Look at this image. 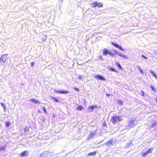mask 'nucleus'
<instances>
[{
	"mask_svg": "<svg viewBox=\"0 0 157 157\" xmlns=\"http://www.w3.org/2000/svg\"><path fill=\"white\" fill-rule=\"evenodd\" d=\"M112 44L114 46L118 48L121 50L123 51H124V50H123V49L121 48V47L120 46H119V45H118L117 44H115V43H112Z\"/></svg>",
	"mask_w": 157,
	"mask_h": 157,
	"instance_id": "f8f14e48",
	"label": "nucleus"
},
{
	"mask_svg": "<svg viewBox=\"0 0 157 157\" xmlns=\"http://www.w3.org/2000/svg\"><path fill=\"white\" fill-rule=\"evenodd\" d=\"M113 51L115 52V54H117V53L118 52L116 50L114 49L113 50Z\"/></svg>",
	"mask_w": 157,
	"mask_h": 157,
	"instance_id": "72a5a7b5",
	"label": "nucleus"
},
{
	"mask_svg": "<svg viewBox=\"0 0 157 157\" xmlns=\"http://www.w3.org/2000/svg\"><path fill=\"white\" fill-rule=\"evenodd\" d=\"M10 124V123L9 122H6V125L7 127H8L9 126Z\"/></svg>",
	"mask_w": 157,
	"mask_h": 157,
	"instance_id": "bb28decb",
	"label": "nucleus"
},
{
	"mask_svg": "<svg viewBox=\"0 0 157 157\" xmlns=\"http://www.w3.org/2000/svg\"><path fill=\"white\" fill-rule=\"evenodd\" d=\"M94 78L97 79L103 80H105V79L102 76L99 75H96L94 76Z\"/></svg>",
	"mask_w": 157,
	"mask_h": 157,
	"instance_id": "0eeeda50",
	"label": "nucleus"
},
{
	"mask_svg": "<svg viewBox=\"0 0 157 157\" xmlns=\"http://www.w3.org/2000/svg\"><path fill=\"white\" fill-rule=\"evenodd\" d=\"M96 152L94 151L93 152H91L88 154V156L90 155H94L96 154Z\"/></svg>",
	"mask_w": 157,
	"mask_h": 157,
	"instance_id": "6ab92c4d",
	"label": "nucleus"
},
{
	"mask_svg": "<svg viewBox=\"0 0 157 157\" xmlns=\"http://www.w3.org/2000/svg\"><path fill=\"white\" fill-rule=\"evenodd\" d=\"M83 107L79 105L77 108L76 109L78 110H81L82 109H83Z\"/></svg>",
	"mask_w": 157,
	"mask_h": 157,
	"instance_id": "a211bd4d",
	"label": "nucleus"
},
{
	"mask_svg": "<svg viewBox=\"0 0 157 157\" xmlns=\"http://www.w3.org/2000/svg\"><path fill=\"white\" fill-rule=\"evenodd\" d=\"M139 71L141 73H142V74L143 73V71L141 69H140Z\"/></svg>",
	"mask_w": 157,
	"mask_h": 157,
	"instance_id": "e433bc0d",
	"label": "nucleus"
},
{
	"mask_svg": "<svg viewBox=\"0 0 157 157\" xmlns=\"http://www.w3.org/2000/svg\"><path fill=\"white\" fill-rule=\"evenodd\" d=\"M117 103L119 105L122 104V102L121 100H118L117 101Z\"/></svg>",
	"mask_w": 157,
	"mask_h": 157,
	"instance_id": "5701e85b",
	"label": "nucleus"
},
{
	"mask_svg": "<svg viewBox=\"0 0 157 157\" xmlns=\"http://www.w3.org/2000/svg\"><path fill=\"white\" fill-rule=\"evenodd\" d=\"M6 59V56L5 55H3L0 58V61L4 63Z\"/></svg>",
	"mask_w": 157,
	"mask_h": 157,
	"instance_id": "423d86ee",
	"label": "nucleus"
},
{
	"mask_svg": "<svg viewBox=\"0 0 157 157\" xmlns=\"http://www.w3.org/2000/svg\"><path fill=\"white\" fill-rule=\"evenodd\" d=\"M91 6L93 7H95L97 6V2H95L90 4Z\"/></svg>",
	"mask_w": 157,
	"mask_h": 157,
	"instance_id": "2eb2a0df",
	"label": "nucleus"
},
{
	"mask_svg": "<svg viewBox=\"0 0 157 157\" xmlns=\"http://www.w3.org/2000/svg\"><path fill=\"white\" fill-rule=\"evenodd\" d=\"M133 121H129L128 124L127 125V126L129 129L134 126L135 124L133 123Z\"/></svg>",
	"mask_w": 157,
	"mask_h": 157,
	"instance_id": "20e7f679",
	"label": "nucleus"
},
{
	"mask_svg": "<svg viewBox=\"0 0 157 157\" xmlns=\"http://www.w3.org/2000/svg\"><path fill=\"white\" fill-rule=\"evenodd\" d=\"M106 95L108 96H109L110 95V94H106Z\"/></svg>",
	"mask_w": 157,
	"mask_h": 157,
	"instance_id": "58836bf2",
	"label": "nucleus"
},
{
	"mask_svg": "<svg viewBox=\"0 0 157 157\" xmlns=\"http://www.w3.org/2000/svg\"><path fill=\"white\" fill-rule=\"evenodd\" d=\"M42 154L40 155V157H42Z\"/></svg>",
	"mask_w": 157,
	"mask_h": 157,
	"instance_id": "a19ab883",
	"label": "nucleus"
},
{
	"mask_svg": "<svg viewBox=\"0 0 157 157\" xmlns=\"http://www.w3.org/2000/svg\"><path fill=\"white\" fill-rule=\"evenodd\" d=\"M34 65V62H32L31 63V67H33Z\"/></svg>",
	"mask_w": 157,
	"mask_h": 157,
	"instance_id": "2f4dec72",
	"label": "nucleus"
},
{
	"mask_svg": "<svg viewBox=\"0 0 157 157\" xmlns=\"http://www.w3.org/2000/svg\"><path fill=\"white\" fill-rule=\"evenodd\" d=\"M122 120V117L121 116H116L113 115L112 117V121L113 123H116L117 121H121Z\"/></svg>",
	"mask_w": 157,
	"mask_h": 157,
	"instance_id": "f257e3e1",
	"label": "nucleus"
},
{
	"mask_svg": "<svg viewBox=\"0 0 157 157\" xmlns=\"http://www.w3.org/2000/svg\"><path fill=\"white\" fill-rule=\"evenodd\" d=\"M108 69L109 70H110L111 71L115 72H117V70H116L115 69L113 68L110 67H108Z\"/></svg>",
	"mask_w": 157,
	"mask_h": 157,
	"instance_id": "dca6fc26",
	"label": "nucleus"
},
{
	"mask_svg": "<svg viewBox=\"0 0 157 157\" xmlns=\"http://www.w3.org/2000/svg\"><path fill=\"white\" fill-rule=\"evenodd\" d=\"M53 99L56 102H58L59 101V100L57 99H56V98H53Z\"/></svg>",
	"mask_w": 157,
	"mask_h": 157,
	"instance_id": "c756f323",
	"label": "nucleus"
},
{
	"mask_svg": "<svg viewBox=\"0 0 157 157\" xmlns=\"http://www.w3.org/2000/svg\"><path fill=\"white\" fill-rule=\"evenodd\" d=\"M46 38H45V39H44V40H43V41H45L46 40Z\"/></svg>",
	"mask_w": 157,
	"mask_h": 157,
	"instance_id": "ea45409f",
	"label": "nucleus"
},
{
	"mask_svg": "<svg viewBox=\"0 0 157 157\" xmlns=\"http://www.w3.org/2000/svg\"><path fill=\"white\" fill-rule=\"evenodd\" d=\"M141 56L142 57L144 58L145 59H147V58L146 56H145L143 55H142Z\"/></svg>",
	"mask_w": 157,
	"mask_h": 157,
	"instance_id": "7c9ffc66",
	"label": "nucleus"
},
{
	"mask_svg": "<svg viewBox=\"0 0 157 157\" xmlns=\"http://www.w3.org/2000/svg\"><path fill=\"white\" fill-rule=\"evenodd\" d=\"M157 125V123H155L152 124L151 127L152 128L155 127Z\"/></svg>",
	"mask_w": 157,
	"mask_h": 157,
	"instance_id": "393cba45",
	"label": "nucleus"
},
{
	"mask_svg": "<svg viewBox=\"0 0 157 157\" xmlns=\"http://www.w3.org/2000/svg\"><path fill=\"white\" fill-rule=\"evenodd\" d=\"M29 155V152L27 151H25L21 154L20 156H27Z\"/></svg>",
	"mask_w": 157,
	"mask_h": 157,
	"instance_id": "1a4fd4ad",
	"label": "nucleus"
},
{
	"mask_svg": "<svg viewBox=\"0 0 157 157\" xmlns=\"http://www.w3.org/2000/svg\"><path fill=\"white\" fill-rule=\"evenodd\" d=\"M97 6L98 7H102L103 6V4L100 2H97Z\"/></svg>",
	"mask_w": 157,
	"mask_h": 157,
	"instance_id": "412c9836",
	"label": "nucleus"
},
{
	"mask_svg": "<svg viewBox=\"0 0 157 157\" xmlns=\"http://www.w3.org/2000/svg\"><path fill=\"white\" fill-rule=\"evenodd\" d=\"M42 108L43 109V110L44 112L45 113H47V111L45 107L44 106H42Z\"/></svg>",
	"mask_w": 157,
	"mask_h": 157,
	"instance_id": "a878e982",
	"label": "nucleus"
},
{
	"mask_svg": "<svg viewBox=\"0 0 157 157\" xmlns=\"http://www.w3.org/2000/svg\"><path fill=\"white\" fill-rule=\"evenodd\" d=\"M117 54L120 57L123 58L124 59H127V57L124 55L122 54L121 52H118L117 53Z\"/></svg>",
	"mask_w": 157,
	"mask_h": 157,
	"instance_id": "9b49d317",
	"label": "nucleus"
},
{
	"mask_svg": "<svg viewBox=\"0 0 157 157\" xmlns=\"http://www.w3.org/2000/svg\"><path fill=\"white\" fill-rule=\"evenodd\" d=\"M99 59H101V60H103V58L101 56H99Z\"/></svg>",
	"mask_w": 157,
	"mask_h": 157,
	"instance_id": "c9c22d12",
	"label": "nucleus"
},
{
	"mask_svg": "<svg viewBox=\"0 0 157 157\" xmlns=\"http://www.w3.org/2000/svg\"><path fill=\"white\" fill-rule=\"evenodd\" d=\"M29 101H30L33 102L35 104H36L37 103H40V102L38 101L37 99L34 98L31 99H30Z\"/></svg>",
	"mask_w": 157,
	"mask_h": 157,
	"instance_id": "4468645a",
	"label": "nucleus"
},
{
	"mask_svg": "<svg viewBox=\"0 0 157 157\" xmlns=\"http://www.w3.org/2000/svg\"><path fill=\"white\" fill-rule=\"evenodd\" d=\"M109 51L106 49H104L103 51V54L104 56H106L107 54H109Z\"/></svg>",
	"mask_w": 157,
	"mask_h": 157,
	"instance_id": "ddd939ff",
	"label": "nucleus"
},
{
	"mask_svg": "<svg viewBox=\"0 0 157 157\" xmlns=\"http://www.w3.org/2000/svg\"><path fill=\"white\" fill-rule=\"evenodd\" d=\"M136 68L138 69V70H140L141 69L140 66H136Z\"/></svg>",
	"mask_w": 157,
	"mask_h": 157,
	"instance_id": "c85d7f7f",
	"label": "nucleus"
},
{
	"mask_svg": "<svg viewBox=\"0 0 157 157\" xmlns=\"http://www.w3.org/2000/svg\"><path fill=\"white\" fill-rule=\"evenodd\" d=\"M153 149V148H150L147 152H143L142 153L143 157H145L149 154L151 153Z\"/></svg>",
	"mask_w": 157,
	"mask_h": 157,
	"instance_id": "f03ea898",
	"label": "nucleus"
},
{
	"mask_svg": "<svg viewBox=\"0 0 157 157\" xmlns=\"http://www.w3.org/2000/svg\"><path fill=\"white\" fill-rule=\"evenodd\" d=\"M116 65L120 69H122V67L120 63H119L117 61L116 62Z\"/></svg>",
	"mask_w": 157,
	"mask_h": 157,
	"instance_id": "aec40b11",
	"label": "nucleus"
},
{
	"mask_svg": "<svg viewBox=\"0 0 157 157\" xmlns=\"http://www.w3.org/2000/svg\"><path fill=\"white\" fill-rule=\"evenodd\" d=\"M96 107V105L91 106H89L88 108V109L89 112H92L94 110V109Z\"/></svg>",
	"mask_w": 157,
	"mask_h": 157,
	"instance_id": "6e6552de",
	"label": "nucleus"
},
{
	"mask_svg": "<svg viewBox=\"0 0 157 157\" xmlns=\"http://www.w3.org/2000/svg\"><path fill=\"white\" fill-rule=\"evenodd\" d=\"M109 54L110 55V56H113V53H111L109 51Z\"/></svg>",
	"mask_w": 157,
	"mask_h": 157,
	"instance_id": "f704fd0d",
	"label": "nucleus"
},
{
	"mask_svg": "<svg viewBox=\"0 0 157 157\" xmlns=\"http://www.w3.org/2000/svg\"><path fill=\"white\" fill-rule=\"evenodd\" d=\"M113 139L108 141L106 143V144L108 146L113 145Z\"/></svg>",
	"mask_w": 157,
	"mask_h": 157,
	"instance_id": "39448f33",
	"label": "nucleus"
},
{
	"mask_svg": "<svg viewBox=\"0 0 157 157\" xmlns=\"http://www.w3.org/2000/svg\"><path fill=\"white\" fill-rule=\"evenodd\" d=\"M150 72L152 75L155 77V78L157 79V76L156 75V74L154 72L150 70Z\"/></svg>",
	"mask_w": 157,
	"mask_h": 157,
	"instance_id": "f3484780",
	"label": "nucleus"
},
{
	"mask_svg": "<svg viewBox=\"0 0 157 157\" xmlns=\"http://www.w3.org/2000/svg\"><path fill=\"white\" fill-rule=\"evenodd\" d=\"M78 76L79 79H82L83 78V77L80 75H78Z\"/></svg>",
	"mask_w": 157,
	"mask_h": 157,
	"instance_id": "cd10ccee",
	"label": "nucleus"
},
{
	"mask_svg": "<svg viewBox=\"0 0 157 157\" xmlns=\"http://www.w3.org/2000/svg\"><path fill=\"white\" fill-rule=\"evenodd\" d=\"M1 105L3 107V109H4V110H5V109H6V106L2 102H1Z\"/></svg>",
	"mask_w": 157,
	"mask_h": 157,
	"instance_id": "b1692460",
	"label": "nucleus"
},
{
	"mask_svg": "<svg viewBox=\"0 0 157 157\" xmlns=\"http://www.w3.org/2000/svg\"><path fill=\"white\" fill-rule=\"evenodd\" d=\"M96 132L95 131L91 132L90 135L88 136L87 138L88 140L92 139L96 135Z\"/></svg>",
	"mask_w": 157,
	"mask_h": 157,
	"instance_id": "7ed1b4c3",
	"label": "nucleus"
},
{
	"mask_svg": "<svg viewBox=\"0 0 157 157\" xmlns=\"http://www.w3.org/2000/svg\"><path fill=\"white\" fill-rule=\"evenodd\" d=\"M55 92L62 94H66L68 93L67 91H64L63 90H61L60 91L55 90Z\"/></svg>",
	"mask_w": 157,
	"mask_h": 157,
	"instance_id": "9d476101",
	"label": "nucleus"
},
{
	"mask_svg": "<svg viewBox=\"0 0 157 157\" xmlns=\"http://www.w3.org/2000/svg\"><path fill=\"white\" fill-rule=\"evenodd\" d=\"M5 148V146H0V151H3Z\"/></svg>",
	"mask_w": 157,
	"mask_h": 157,
	"instance_id": "4be33fe9",
	"label": "nucleus"
},
{
	"mask_svg": "<svg viewBox=\"0 0 157 157\" xmlns=\"http://www.w3.org/2000/svg\"><path fill=\"white\" fill-rule=\"evenodd\" d=\"M74 89L76 90V91H79V89L78 88H76V87H75L74 88Z\"/></svg>",
	"mask_w": 157,
	"mask_h": 157,
	"instance_id": "473e14b6",
	"label": "nucleus"
},
{
	"mask_svg": "<svg viewBox=\"0 0 157 157\" xmlns=\"http://www.w3.org/2000/svg\"><path fill=\"white\" fill-rule=\"evenodd\" d=\"M151 86V89H152V90H154V87L153 86Z\"/></svg>",
	"mask_w": 157,
	"mask_h": 157,
	"instance_id": "4c0bfd02",
	"label": "nucleus"
}]
</instances>
